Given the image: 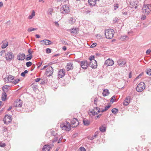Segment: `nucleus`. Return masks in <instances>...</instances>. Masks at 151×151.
Masks as SVG:
<instances>
[{
    "instance_id": "obj_63",
    "label": "nucleus",
    "mask_w": 151,
    "mask_h": 151,
    "mask_svg": "<svg viewBox=\"0 0 151 151\" xmlns=\"http://www.w3.org/2000/svg\"><path fill=\"white\" fill-rule=\"evenodd\" d=\"M50 11H49L48 12V14L51 15L52 14V11L53 9H50Z\"/></svg>"
},
{
    "instance_id": "obj_29",
    "label": "nucleus",
    "mask_w": 151,
    "mask_h": 151,
    "mask_svg": "<svg viewBox=\"0 0 151 151\" xmlns=\"http://www.w3.org/2000/svg\"><path fill=\"white\" fill-rule=\"evenodd\" d=\"M32 57L33 56L32 54H28L27 55V57L26 58V60L27 61H28L32 59Z\"/></svg>"
},
{
    "instance_id": "obj_15",
    "label": "nucleus",
    "mask_w": 151,
    "mask_h": 151,
    "mask_svg": "<svg viewBox=\"0 0 151 151\" xmlns=\"http://www.w3.org/2000/svg\"><path fill=\"white\" fill-rule=\"evenodd\" d=\"M22 101L20 100H17L14 102V106L17 107H21L22 106Z\"/></svg>"
},
{
    "instance_id": "obj_16",
    "label": "nucleus",
    "mask_w": 151,
    "mask_h": 151,
    "mask_svg": "<svg viewBox=\"0 0 151 151\" xmlns=\"http://www.w3.org/2000/svg\"><path fill=\"white\" fill-rule=\"evenodd\" d=\"M114 63L112 59L109 58L105 61L104 64L106 65L107 66H111L114 64Z\"/></svg>"
},
{
    "instance_id": "obj_18",
    "label": "nucleus",
    "mask_w": 151,
    "mask_h": 151,
    "mask_svg": "<svg viewBox=\"0 0 151 151\" xmlns=\"http://www.w3.org/2000/svg\"><path fill=\"white\" fill-rule=\"evenodd\" d=\"M138 6V5L137 4V2L136 1H132L130 3V6L131 8H134L135 9H136Z\"/></svg>"
},
{
    "instance_id": "obj_34",
    "label": "nucleus",
    "mask_w": 151,
    "mask_h": 151,
    "mask_svg": "<svg viewBox=\"0 0 151 151\" xmlns=\"http://www.w3.org/2000/svg\"><path fill=\"white\" fill-rule=\"evenodd\" d=\"M111 111L113 114H115L118 113V110L117 109L114 108L111 110Z\"/></svg>"
},
{
    "instance_id": "obj_25",
    "label": "nucleus",
    "mask_w": 151,
    "mask_h": 151,
    "mask_svg": "<svg viewBox=\"0 0 151 151\" xmlns=\"http://www.w3.org/2000/svg\"><path fill=\"white\" fill-rule=\"evenodd\" d=\"M83 122L84 125L86 126H88L90 123V121L86 119H83Z\"/></svg>"
},
{
    "instance_id": "obj_60",
    "label": "nucleus",
    "mask_w": 151,
    "mask_h": 151,
    "mask_svg": "<svg viewBox=\"0 0 151 151\" xmlns=\"http://www.w3.org/2000/svg\"><path fill=\"white\" fill-rule=\"evenodd\" d=\"M47 44L48 45H51L52 43V42L50 40H47Z\"/></svg>"
},
{
    "instance_id": "obj_13",
    "label": "nucleus",
    "mask_w": 151,
    "mask_h": 151,
    "mask_svg": "<svg viewBox=\"0 0 151 151\" xmlns=\"http://www.w3.org/2000/svg\"><path fill=\"white\" fill-rule=\"evenodd\" d=\"M71 123L73 125V127H76L78 125L79 122L76 118H73L71 121Z\"/></svg>"
},
{
    "instance_id": "obj_8",
    "label": "nucleus",
    "mask_w": 151,
    "mask_h": 151,
    "mask_svg": "<svg viewBox=\"0 0 151 151\" xmlns=\"http://www.w3.org/2000/svg\"><path fill=\"white\" fill-rule=\"evenodd\" d=\"M100 109L97 107H94L93 109L89 110V112L91 113L93 116L97 115L98 113L100 112Z\"/></svg>"
},
{
    "instance_id": "obj_19",
    "label": "nucleus",
    "mask_w": 151,
    "mask_h": 151,
    "mask_svg": "<svg viewBox=\"0 0 151 151\" xmlns=\"http://www.w3.org/2000/svg\"><path fill=\"white\" fill-rule=\"evenodd\" d=\"M131 97L130 96L127 97L124 100L123 104L125 106H127L130 102Z\"/></svg>"
},
{
    "instance_id": "obj_20",
    "label": "nucleus",
    "mask_w": 151,
    "mask_h": 151,
    "mask_svg": "<svg viewBox=\"0 0 151 151\" xmlns=\"http://www.w3.org/2000/svg\"><path fill=\"white\" fill-rule=\"evenodd\" d=\"M73 64L71 62H69L66 65V68L67 70L69 71L70 70H72L73 68Z\"/></svg>"
},
{
    "instance_id": "obj_17",
    "label": "nucleus",
    "mask_w": 151,
    "mask_h": 151,
    "mask_svg": "<svg viewBox=\"0 0 151 151\" xmlns=\"http://www.w3.org/2000/svg\"><path fill=\"white\" fill-rule=\"evenodd\" d=\"M65 70L64 69L59 70L58 72V78H62L65 75Z\"/></svg>"
},
{
    "instance_id": "obj_21",
    "label": "nucleus",
    "mask_w": 151,
    "mask_h": 151,
    "mask_svg": "<svg viewBox=\"0 0 151 151\" xmlns=\"http://www.w3.org/2000/svg\"><path fill=\"white\" fill-rule=\"evenodd\" d=\"M50 146L48 145H44L42 148V151H50Z\"/></svg>"
},
{
    "instance_id": "obj_42",
    "label": "nucleus",
    "mask_w": 151,
    "mask_h": 151,
    "mask_svg": "<svg viewBox=\"0 0 151 151\" xmlns=\"http://www.w3.org/2000/svg\"><path fill=\"white\" fill-rule=\"evenodd\" d=\"M37 29L34 28H30L28 29L27 31L29 32H30L32 31H34L36 30Z\"/></svg>"
},
{
    "instance_id": "obj_56",
    "label": "nucleus",
    "mask_w": 151,
    "mask_h": 151,
    "mask_svg": "<svg viewBox=\"0 0 151 151\" xmlns=\"http://www.w3.org/2000/svg\"><path fill=\"white\" fill-rule=\"evenodd\" d=\"M63 139V137H61L58 140V143H60L61 142H62V139Z\"/></svg>"
},
{
    "instance_id": "obj_2",
    "label": "nucleus",
    "mask_w": 151,
    "mask_h": 151,
    "mask_svg": "<svg viewBox=\"0 0 151 151\" xmlns=\"http://www.w3.org/2000/svg\"><path fill=\"white\" fill-rule=\"evenodd\" d=\"M142 12L145 14L148 15L151 11V4H144L142 8Z\"/></svg>"
},
{
    "instance_id": "obj_54",
    "label": "nucleus",
    "mask_w": 151,
    "mask_h": 151,
    "mask_svg": "<svg viewBox=\"0 0 151 151\" xmlns=\"http://www.w3.org/2000/svg\"><path fill=\"white\" fill-rule=\"evenodd\" d=\"M42 61L41 62H39V63L37 65H38L37 67V68L38 69L40 67L41 65L42 64Z\"/></svg>"
},
{
    "instance_id": "obj_30",
    "label": "nucleus",
    "mask_w": 151,
    "mask_h": 151,
    "mask_svg": "<svg viewBox=\"0 0 151 151\" xmlns=\"http://www.w3.org/2000/svg\"><path fill=\"white\" fill-rule=\"evenodd\" d=\"M100 130L102 132H104L106 130V127L103 126H101L99 128Z\"/></svg>"
},
{
    "instance_id": "obj_37",
    "label": "nucleus",
    "mask_w": 151,
    "mask_h": 151,
    "mask_svg": "<svg viewBox=\"0 0 151 151\" xmlns=\"http://www.w3.org/2000/svg\"><path fill=\"white\" fill-rule=\"evenodd\" d=\"M94 56L92 55V56H90L89 58V59L90 60V62H92L91 63L92 64L93 61H92V60H93V61L95 60H94Z\"/></svg>"
},
{
    "instance_id": "obj_43",
    "label": "nucleus",
    "mask_w": 151,
    "mask_h": 151,
    "mask_svg": "<svg viewBox=\"0 0 151 151\" xmlns=\"http://www.w3.org/2000/svg\"><path fill=\"white\" fill-rule=\"evenodd\" d=\"M47 40H41L40 42H43L44 43L45 45H48L47 42Z\"/></svg>"
},
{
    "instance_id": "obj_3",
    "label": "nucleus",
    "mask_w": 151,
    "mask_h": 151,
    "mask_svg": "<svg viewBox=\"0 0 151 151\" xmlns=\"http://www.w3.org/2000/svg\"><path fill=\"white\" fill-rule=\"evenodd\" d=\"M114 33L113 29H110L106 30L105 32V34L106 38L108 39H111L113 38Z\"/></svg>"
},
{
    "instance_id": "obj_22",
    "label": "nucleus",
    "mask_w": 151,
    "mask_h": 151,
    "mask_svg": "<svg viewBox=\"0 0 151 151\" xmlns=\"http://www.w3.org/2000/svg\"><path fill=\"white\" fill-rule=\"evenodd\" d=\"M89 4L92 6H94L96 4V0H88Z\"/></svg>"
},
{
    "instance_id": "obj_48",
    "label": "nucleus",
    "mask_w": 151,
    "mask_h": 151,
    "mask_svg": "<svg viewBox=\"0 0 151 151\" xmlns=\"http://www.w3.org/2000/svg\"><path fill=\"white\" fill-rule=\"evenodd\" d=\"M8 89L7 86V85L4 86L2 87V90H3V91H4V92L5 91L4 90L5 89Z\"/></svg>"
},
{
    "instance_id": "obj_1",
    "label": "nucleus",
    "mask_w": 151,
    "mask_h": 151,
    "mask_svg": "<svg viewBox=\"0 0 151 151\" xmlns=\"http://www.w3.org/2000/svg\"><path fill=\"white\" fill-rule=\"evenodd\" d=\"M94 65H93L92 62H88L87 60H84L81 62V66L84 69H86L89 66L92 68H96L97 67V63L96 60H94Z\"/></svg>"
},
{
    "instance_id": "obj_28",
    "label": "nucleus",
    "mask_w": 151,
    "mask_h": 151,
    "mask_svg": "<svg viewBox=\"0 0 151 151\" xmlns=\"http://www.w3.org/2000/svg\"><path fill=\"white\" fill-rule=\"evenodd\" d=\"M7 97V95L6 92H4V93H2V101H5L6 99V98Z\"/></svg>"
},
{
    "instance_id": "obj_51",
    "label": "nucleus",
    "mask_w": 151,
    "mask_h": 151,
    "mask_svg": "<svg viewBox=\"0 0 151 151\" xmlns=\"http://www.w3.org/2000/svg\"><path fill=\"white\" fill-rule=\"evenodd\" d=\"M102 114H99V115H98L97 116H96L95 117V119H97L99 118V117H100L102 115Z\"/></svg>"
},
{
    "instance_id": "obj_36",
    "label": "nucleus",
    "mask_w": 151,
    "mask_h": 151,
    "mask_svg": "<svg viewBox=\"0 0 151 151\" xmlns=\"http://www.w3.org/2000/svg\"><path fill=\"white\" fill-rule=\"evenodd\" d=\"M28 73V71L27 70H25L24 72H22L20 75L22 77H24L25 76V74Z\"/></svg>"
},
{
    "instance_id": "obj_9",
    "label": "nucleus",
    "mask_w": 151,
    "mask_h": 151,
    "mask_svg": "<svg viewBox=\"0 0 151 151\" xmlns=\"http://www.w3.org/2000/svg\"><path fill=\"white\" fill-rule=\"evenodd\" d=\"M53 69L52 66H49L46 69L45 74L47 76H51L53 73Z\"/></svg>"
},
{
    "instance_id": "obj_41",
    "label": "nucleus",
    "mask_w": 151,
    "mask_h": 151,
    "mask_svg": "<svg viewBox=\"0 0 151 151\" xmlns=\"http://www.w3.org/2000/svg\"><path fill=\"white\" fill-rule=\"evenodd\" d=\"M115 98V96H113L111 99L110 102L112 103H113L114 101V99Z\"/></svg>"
},
{
    "instance_id": "obj_53",
    "label": "nucleus",
    "mask_w": 151,
    "mask_h": 151,
    "mask_svg": "<svg viewBox=\"0 0 151 151\" xmlns=\"http://www.w3.org/2000/svg\"><path fill=\"white\" fill-rule=\"evenodd\" d=\"M33 51L30 49H29L28 51V52L29 54H31L33 53Z\"/></svg>"
},
{
    "instance_id": "obj_35",
    "label": "nucleus",
    "mask_w": 151,
    "mask_h": 151,
    "mask_svg": "<svg viewBox=\"0 0 151 151\" xmlns=\"http://www.w3.org/2000/svg\"><path fill=\"white\" fill-rule=\"evenodd\" d=\"M146 73L149 76H151V69L148 68L146 71Z\"/></svg>"
},
{
    "instance_id": "obj_6",
    "label": "nucleus",
    "mask_w": 151,
    "mask_h": 151,
    "mask_svg": "<svg viewBox=\"0 0 151 151\" xmlns=\"http://www.w3.org/2000/svg\"><path fill=\"white\" fill-rule=\"evenodd\" d=\"M145 88V84L143 82L140 83L136 88V90L138 92H142Z\"/></svg>"
},
{
    "instance_id": "obj_57",
    "label": "nucleus",
    "mask_w": 151,
    "mask_h": 151,
    "mask_svg": "<svg viewBox=\"0 0 151 151\" xmlns=\"http://www.w3.org/2000/svg\"><path fill=\"white\" fill-rule=\"evenodd\" d=\"M5 51L2 50L0 52V56H1L3 55V54L4 53Z\"/></svg>"
},
{
    "instance_id": "obj_38",
    "label": "nucleus",
    "mask_w": 151,
    "mask_h": 151,
    "mask_svg": "<svg viewBox=\"0 0 151 151\" xmlns=\"http://www.w3.org/2000/svg\"><path fill=\"white\" fill-rule=\"evenodd\" d=\"M26 65L27 67H29L31 66L32 65V63L30 61L27 62Z\"/></svg>"
},
{
    "instance_id": "obj_7",
    "label": "nucleus",
    "mask_w": 151,
    "mask_h": 151,
    "mask_svg": "<svg viewBox=\"0 0 151 151\" xmlns=\"http://www.w3.org/2000/svg\"><path fill=\"white\" fill-rule=\"evenodd\" d=\"M14 55L12 52H8L5 55V58L6 60L9 61L12 60L14 58Z\"/></svg>"
},
{
    "instance_id": "obj_50",
    "label": "nucleus",
    "mask_w": 151,
    "mask_h": 151,
    "mask_svg": "<svg viewBox=\"0 0 151 151\" xmlns=\"http://www.w3.org/2000/svg\"><path fill=\"white\" fill-rule=\"evenodd\" d=\"M58 138L57 137H55L52 140V142H55L58 140Z\"/></svg>"
},
{
    "instance_id": "obj_23",
    "label": "nucleus",
    "mask_w": 151,
    "mask_h": 151,
    "mask_svg": "<svg viewBox=\"0 0 151 151\" xmlns=\"http://www.w3.org/2000/svg\"><path fill=\"white\" fill-rule=\"evenodd\" d=\"M69 30L72 34L75 35L77 34L78 29V28H71Z\"/></svg>"
},
{
    "instance_id": "obj_33",
    "label": "nucleus",
    "mask_w": 151,
    "mask_h": 151,
    "mask_svg": "<svg viewBox=\"0 0 151 151\" xmlns=\"http://www.w3.org/2000/svg\"><path fill=\"white\" fill-rule=\"evenodd\" d=\"M98 136V133L97 132H96L95 133V134L93 135L92 136V137H91V138L90 139V140H93V139L95 138H96V137H97Z\"/></svg>"
},
{
    "instance_id": "obj_61",
    "label": "nucleus",
    "mask_w": 151,
    "mask_h": 151,
    "mask_svg": "<svg viewBox=\"0 0 151 151\" xmlns=\"http://www.w3.org/2000/svg\"><path fill=\"white\" fill-rule=\"evenodd\" d=\"M40 80V78H37L35 79V81L36 82H39Z\"/></svg>"
},
{
    "instance_id": "obj_26",
    "label": "nucleus",
    "mask_w": 151,
    "mask_h": 151,
    "mask_svg": "<svg viewBox=\"0 0 151 151\" xmlns=\"http://www.w3.org/2000/svg\"><path fill=\"white\" fill-rule=\"evenodd\" d=\"M109 93V90L108 89H104L103 90L102 95L104 96H108Z\"/></svg>"
},
{
    "instance_id": "obj_14",
    "label": "nucleus",
    "mask_w": 151,
    "mask_h": 151,
    "mask_svg": "<svg viewBox=\"0 0 151 151\" xmlns=\"http://www.w3.org/2000/svg\"><path fill=\"white\" fill-rule=\"evenodd\" d=\"M25 54L20 52L17 55V58L18 60L22 61L25 59Z\"/></svg>"
},
{
    "instance_id": "obj_11",
    "label": "nucleus",
    "mask_w": 151,
    "mask_h": 151,
    "mask_svg": "<svg viewBox=\"0 0 151 151\" xmlns=\"http://www.w3.org/2000/svg\"><path fill=\"white\" fill-rule=\"evenodd\" d=\"M4 121L5 124L6 125L8 124L12 121L11 116L10 115H6Z\"/></svg>"
},
{
    "instance_id": "obj_40",
    "label": "nucleus",
    "mask_w": 151,
    "mask_h": 151,
    "mask_svg": "<svg viewBox=\"0 0 151 151\" xmlns=\"http://www.w3.org/2000/svg\"><path fill=\"white\" fill-rule=\"evenodd\" d=\"M38 86L37 85L34 84L32 88L34 91H35L38 89Z\"/></svg>"
},
{
    "instance_id": "obj_32",
    "label": "nucleus",
    "mask_w": 151,
    "mask_h": 151,
    "mask_svg": "<svg viewBox=\"0 0 151 151\" xmlns=\"http://www.w3.org/2000/svg\"><path fill=\"white\" fill-rule=\"evenodd\" d=\"M35 12L34 10H33L31 14L29 16L28 18L30 19H32L33 18V17L35 16Z\"/></svg>"
},
{
    "instance_id": "obj_39",
    "label": "nucleus",
    "mask_w": 151,
    "mask_h": 151,
    "mask_svg": "<svg viewBox=\"0 0 151 151\" xmlns=\"http://www.w3.org/2000/svg\"><path fill=\"white\" fill-rule=\"evenodd\" d=\"M20 81V80L19 79H15V80H14L12 81V83H13L14 84H16L17 83L19 82V81Z\"/></svg>"
},
{
    "instance_id": "obj_46",
    "label": "nucleus",
    "mask_w": 151,
    "mask_h": 151,
    "mask_svg": "<svg viewBox=\"0 0 151 151\" xmlns=\"http://www.w3.org/2000/svg\"><path fill=\"white\" fill-rule=\"evenodd\" d=\"M46 52L47 53H50L51 52V49L50 48H47L46 49Z\"/></svg>"
},
{
    "instance_id": "obj_45",
    "label": "nucleus",
    "mask_w": 151,
    "mask_h": 151,
    "mask_svg": "<svg viewBox=\"0 0 151 151\" xmlns=\"http://www.w3.org/2000/svg\"><path fill=\"white\" fill-rule=\"evenodd\" d=\"M6 145L5 143H2L1 142H0V147H4Z\"/></svg>"
},
{
    "instance_id": "obj_12",
    "label": "nucleus",
    "mask_w": 151,
    "mask_h": 151,
    "mask_svg": "<svg viewBox=\"0 0 151 151\" xmlns=\"http://www.w3.org/2000/svg\"><path fill=\"white\" fill-rule=\"evenodd\" d=\"M117 62L119 66L120 67H124L125 65L126 64V62L125 60L122 59H119Z\"/></svg>"
},
{
    "instance_id": "obj_47",
    "label": "nucleus",
    "mask_w": 151,
    "mask_h": 151,
    "mask_svg": "<svg viewBox=\"0 0 151 151\" xmlns=\"http://www.w3.org/2000/svg\"><path fill=\"white\" fill-rule=\"evenodd\" d=\"M97 45V43H96L94 42L93 43L92 45L90 46V47L91 48H93L96 46Z\"/></svg>"
},
{
    "instance_id": "obj_59",
    "label": "nucleus",
    "mask_w": 151,
    "mask_h": 151,
    "mask_svg": "<svg viewBox=\"0 0 151 151\" xmlns=\"http://www.w3.org/2000/svg\"><path fill=\"white\" fill-rule=\"evenodd\" d=\"M35 64H33L32 66V68L31 69V70L32 71L33 70V69L35 68Z\"/></svg>"
},
{
    "instance_id": "obj_27",
    "label": "nucleus",
    "mask_w": 151,
    "mask_h": 151,
    "mask_svg": "<svg viewBox=\"0 0 151 151\" xmlns=\"http://www.w3.org/2000/svg\"><path fill=\"white\" fill-rule=\"evenodd\" d=\"M120 39L122 40H129V38L127 35H123L121 36L120 37Z\"/></svg>"
},
{
    "instance_id": "obj_64",
    "label": "nucleus",
    "mask_w": 151,
    "mask_h": 151,
    "mask_svg": "<svg viewBox=\"0 0 151 151\" xmlns=\"http://www.w3.org/2000/svg\"><path fill=\"white\" fill-rule=\"evenodd\" d=\"M62 43L63 44L65 45H68V43L65 41H63Z\"/></svg>"
},
{
    "instance_id": "obj_58",
    "label": "nucleus",
    "mask_w": 151,
    "mask_h": 151,
    "mask_svg": "<svg viewBox=\"0 0 151 151\" xmlns=\"http://www.w3.org/2000/svg\"><path fill=\"white\" fill-rule=\"evenodd\" d=\"M146 18V16L145 15H143L141 18V19L142 20H144Z\"/></svg>"
},
{
    "instance_id": "obj_31",
    "label": "nucleus",
    "mask_w": 151,
    "mask_h": 151,
    "mask_svg": "<svg viewBox=\"0 0 151 151\" xmlns=\"http://www.w3.org/2000/svg\"><path fill=\"white\" fill-rule=\"evenodd\" d=\"M76 20L74 19L73 17L70 18V20L69 21V23L71 24H73L75 23Z\"/></svg>"
},
{
    "instance_id": "obj_52",
    "label": "nucleus",
    "mask_w": 151,
    "mask_h": 151,
    "mask_svg": "<svg viewBox=\"0 0 151 151\" xmlns=\"http://www.w3.org/2000/svg\"><path fill=\"white\" fill-rule=\"evenodd\" d=\"M79 150L80 151H86V149L82 147L80 148Z\"/></svg>"
},
{
    "instance_id": "obj_62",
    "label": "nucleus",
    "mask_w": 151,
    "mask_h": 151,
    "mask_svg": "<svg viewBox=\"0 0 151 151\" xmlns=\"http://www.w3.org/2000/svg\"><path fill=\"white\" fill-rule=\"evenodd\" d=\"M151 50L150 49H148L147 50L146 52V54L147 55H148L151 52Z\"/></svg>"
},
{
    "instance_id": "obj_4",
    "label": "nucleus",
    "mask_w": 151,
    "mask_h": 151,
    "mask_svg": "<svg viewBox=\"0 0 151 151\" xmlns=\"http://www.w3.org/2000/svg\"><path fill=\"white\" fill-rule=\"evenodd\" d=\"M60 11L63 14H66L70 12V9L68 5H64L60 8Z\"/></svg>"
},
{
    "instance_id": "obj_55",
    "label": "nucleus",
    "mask_w": 151,
    "mask_h": 151,
    "mask_svg": "<svg viewBox=\"0 0 151 151\" xmlns=\"http://www.w3.org/2000/svg\"><path fill=\"white\" fill-rule=\"evenodd\" d=\"M110 106L111 105H109L106 106L105 107L104 109L106 111L110 107Z\"/></svg>"
},
{
    "instance_id": "obj_44",
    "label": "nucleus",
    "mask_w": 151,
    "mask_h": 151,
    "mask_svg": "<svg viewBox=\"0 0 151 151\" xmlns=\"http://www.w3.org/2000/svg\"><path fill=\"white\" fill-rule=\"evenodd\" d=\"M143 72H142L141 73H140L138 75V76L135 78V79L137 80V79H139V78H140L143 75Z\"/></svg>"
},
{
    "instance_id": "obj_10",
    "label": "nucleus",
    "mask_w": 151,
    "mask_h": 151,
    "mask_svg": "<svg viewBox=\"0 0 151 151\" xmlns=\"http://www.w3.org/2000/svg\"><path fill=\"white\" fill-rule=\"evenodd\" d=\"M14 77L11 75H6L4 78V81L6 83L10 82L11 81L13 80Z\"/></svg>"
},
{
    "instance_id": "obj_24",
    "label": "nucleus",
    "mask_w": 151,
    "mask_h": 151,
    "mask_svg": "<svg viewBox=\"0 0 151 151\" xmlns=\"http://www.w3.org/2000/svg\"><path fill=\"white\" fill-rule=\"evenodd\" d=\"M1 47L2 49L6 48L8 45V42L7 41L4 40L2 42Z\"/></svg>"
},
{
    "instance_id": "obj_49",
    "label": "nucleus",
    "mask_w": 151,
    "mask_h": 151,
    "mask_svg": "<svg viewBox=\"0 0 151 151\" xmlns=\"http://www.w3.org/2000/svg\"><path fill=\"white\" fill-rule=\"evenodd\" d=\"M119 20V19L117 18H115L113 20V22L114 23H116V22H118Z\"/></svg>"
},
{
    "instance_id": "obj_5",
    "label": "nucleus",
    "mask_w": 151,
    "mask_h": 151,
    "mask_svg": "<svg viewBox=\"0 0 151 151\" xmlns=\"http://www.w3.org/2000/svg\"><path fill=\"white\" fill-rule=\"evenodd\" d=\"M60 126L63 129L65 128V130L68 131H69L71 129V125L70 124L69 122L67 121L65 123L61 124Z\"/></svg>"
}]
</instances>
